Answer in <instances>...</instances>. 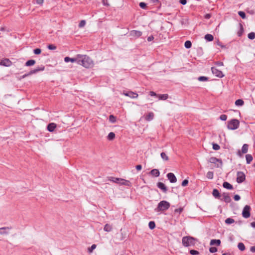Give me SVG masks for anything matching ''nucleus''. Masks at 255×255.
<instances>
[{
    "instance_id": "obj_33",
    "label": "nucleus",
    "mask_w": 255,
    "mask_h": 255,
    "mask_svg": "<svg viewBox=\"0 0 255 255\" xmlns=\"http://www.w3.org/2000/svg\"><path fill=\"white\" fill-rule=\"evenodd\" d=\"M184 46L187 49L190 48L192 46L191 42L189 40L186 41L184 43Z\"/></svg>"
},
{
    "instance_id": "obj_17",
    "label": "nucleus",
    "mask_w": 255,
    "mask_h": 255,
    "mask_svg": "<svg viewBox=\"0 0 255 255\" xmlns=\"http://www.w3.org/2000/svg\"><path fill=\"white\" fill-rule=\"evenodd\" d=\"M78 60V55H76L75 58H70L69 57H65L64 58V61L66 63L69 62H71L72 63L73 62H77V63Z\"/></svg>"
},
{
    "instance_id": "obj_10",
    "label": "nucleus",
    "mask_w": 255,
    "mask_h": 255,
    "mask_svg": "<svg viewBox=\"0 0 255 255\" xmlns=\"http://www.w3.org/2000/svg\"><path fill=\"white\" fill-rule=\"evenodd\" d=\"M249 145L248 144H244L242 147V151L239 150L237 152V155L240 156H242V153H246L248 151Z\"/></svg>"
},
{
    "instance_id": "obj_40",
    "label": "nucleus",
    "mask_w": 255,
    "mask_h": 255,
    "mask_svg": "<svg viewBox=\"0 0 255 255\" xmlns=\"http://www.w3.org/2000/svg\"><path fill=\"white\" fill-rule=\"evenodd\" d=\"M168 94H162L159 95V99L160 100H165L168 98Z\"/></svg>"
},
{
    "instance_id": "obj_36",
    "label": "nucleus",
    "mask_w": 255,
    "mask_h": 255,
    "mask_svg": "<svg viewBox=\"0 0 255 255\" xmlns=\"http://www.w3.org/2000/svg\"><path fill=\"white\" fill-rule=\"evenodd\" d=\"M109 120L111 123H115L116 122V117L113 115L109 116Z\"/></svg>"
},
{
    "instance_id": "obj_50",
    "label": "nucleus",
    "mask_w": 255,
    "mask_h": 255,
    "mask_svg": "<svg viewBox=\"0 0 255 255\" xmlns=\"http://www.w3.org/2000/svg\"><path fill=\"white\" fill-rule=\"evenodd\" d=\"M209 252L211 253H214L217 252V248L216 247H210L209 248Z\"/></svg>"
},
{
    "instance_id": "obj_49",
    "label": "nucleus",
    "mask_w": 255,
    "mask_h": 255,
    "mask_svg": "<svg viewBox=\"0 0 255 255\" xmlns=\"http://www.w3.org/2000/svg\"><path fill=\"white\" fill-rule=\"evenodd\" d=\"M47 48L49 50H55L56 49V46L54 44H49L47 46Z\"/></svg>"
},
{
    "instance_id": "obj_57",
    "label": "nucleus",
    "mask_w": 255,
    "mask_h": 255,
    "mask_svg": "<svg viewBox=\"0 0 255 255\" xmlns=\"http://www.w3.org/2000/svg\"><path fill=\"white\" fill-rule=\"evenodd\" d=\"M217 44L220 46H221L222 48H226V46L224 45H223L221 42L219 41V40H218L217 41Z\"/></svg>"
},
{
    "instance_id": "obj_19",
    "label": "nucleus",
    "mask_w": 255,
    "mask_h": 255,
    "mask_svg": "<svg viewBox=\"0 0 255 255\" xmlns=\"http://www.w3.org/2000/svg\"><path fill=\"white\" fill-rule=\"evenodd\" d=\"M221 242L219 239H212L210 243V246L216 245L217 246H220Z\"/></svg>"
},
{
    "instance_id": "obj_47",
    "label": "nucleus",
    "mask_w": 255,
    "mask_h": 255,
    "mask_svg": "<svg viewBox=\"0 0 255 255\" xmlns=\"http://www.w3.org/2000/svg\"><path fill=\"white\" fill-rule=\"evenodd\" d=\"M183 208L180 207L178 209H176L174 210V213H177V214H178V215H179L183 211Z\"/></svg>"
},
{
    "instance_id": "obj_52",
    "label": "nucleus",
    "mask_w": 255,
    "mask_h": 255,
    "mask_svg": "<svg viewBox=\"0 0 255 255\" xmlns=\"http://www.w3.org/2000/svg\"><path fill=\"white\" fill-rule=\"evenodd\" d=\"M219 119L223 121H225L227 120V115H221L220 116V118Z\"/></svg>"
},
{
    "instance_id": "obj_18",
    "label": "nucleus",
    "mask_w": 255,
    "mask_h": 255,
    "mask_svg": "<svg viewBox=\"0 0 255 255\" xmlns=\"http://www.w3.org/2000/svg\"><path fill=\"white\" fill-rule=\"evenodd\" d=\"M56 127V125L55 123H51L49 124L47 126V130L50 132H52L54 130Z\"/></svg>"
},
{
    "instance_id": "obj_4",
    "label": "nucleus",
    "mask_w": 255,
    "mask_h": 255,
    "mask_svg": "<svg viewBox=\"0 0 255 255\" xmlns=\"http://www.w3.org/2000/svg\"><path fill=\"white\" fill-rule=\"evenodd\" d=\"M240 122L238 120L233 119L228 122L227 128L231 130H235L239 128Z\"/></svg>"
},
{
    "instance_id": "obj_44",
    "label": "nucleus",
    "mask_w": 255,
    "mask_h": 255,
    "mask_svg": "<svg viewBox=\"0 0 255 255\" xmlns=\"http://www.w3.org/2000/svg\"><path fill=\"white\" fill-rule=\"evenodd\" d=\"M96 248V245L95 244H93L91 247L89 248L88 249V251L89 253H92L93 250L95 249Z\"/></svg>"
},
{
    "instance_id": "obj_51",
    "label": "nucleus",
    "mask_w": 255,
    "mask_h": 255,
    "mask_svg": "<svg viewBox=\"0 0 255 255\" xmlns=\"http://www.w3.org/2000/svg\"><path fill=\"white\" fill-rule=\"evenodd\" d=\"M139 6L142 9H145L146 8V3L144 2H140L139 4Z\"/></svg>"
},
{
    "instance_id": "obj_32",
    "label": "nucleus",
    "mask_w": 255,
    "mask_h": 255,
    "mask_svg": "<svg viewBox=\"0 0 255 255\" xmlns=\"http://www.w3.org/2000/svg\"><path fill=\"white\" fill-rule=\"evenodd\" d=\"M244 102L242 99H238L235 102V105L237 106H242L244 105Z\"/></svg>"
},
{
    "instance_id": "obj_53",
    "label": "nucleus",
    "mask_w": 255,
    "mask_h": 255,
    "mask_svg": "<svg viewBox=\"0 0 255 255\" xmlns=\"http://www.w3.org/2000/svg\"><path fill=\"white\" fill-rule=\"evenodd\" d=\"M188 182H189V181H188V179H184V180L182 181V183H181V185H182V186H183V187L186 186V185H187V184H188Z\"/></svg>"
},
{
    "instance_id": "obj_31",
    "label": "nucleus",
    "mask_w": 255,
    "mask_h": 255,
    "mask_svg": "<svg viewBox=\"0 0 255 255\" xmlns=\"http://www.w3.org/2000/svg\"><path fill=\"white\" fill-rule=\"evenodd\" d=\"M115 138V134L113 132H110L107 136V138L109 140H113Z\"/></svg>"
},
{
    "instance_id": "obj_26",
    "label": "nucleus",
    "mask_w": 255,
    "mask_h": 255,
    "mask_svg": "<svg viewBox=\"0 0 255 255\" xmlns=\"http://www.w3.org/2000/svg\"><path fill=\"white\" fill-rule=\"evenodd\" d=\"M120 184L129 187L131 186V183L129 181L124 179H122V182H120Z\"/></svg>"
},
{
    "instance_id": "obj_2",
    "label": "nucleus",
    "mask_w": 255,
    "mask_h": 255,
    "mask_svg": "<svg viewBox=\"0 0 255 255\" xmlns=\"http://www.w3.org/2000/svg\"><path fill=\"white\" fill-rule=\"evenodd\" d=\"M170 206V203L165 200L161 201L157 205V207L155 209L156 212H163L168 210Z\"/></svg>"
},
{
    "instance_id": "obj_35",
    "label": "nucleus",
    "mask_w": 255,
    "mask_h": 255,
    "mask_svg": "<svg viewBox=\"0 0 255 255\" xmlns=\"http://www.w3.org/2000/svg\"><path fill=\"white\" fill-rule=\"evenodd\" d=\"M238 248L241 251H244L246 249L244 244L241 242L238 244Z\"/></svg>"
},
{
    "instance_id": "obj_55",
    "label": "nucleus",
    "mask_w": 255,
    "mask_h": 255,
    "mask_svg": "<svg viewBox=\"0 0 255 255\" xmlns=\"http://www.w3.org/2000/svg\"><path fill=\"white\" fill-rule=\"evenodd\" d=\"M241 199V197L240 196V195H238V194H236L235 195H234V199L235 200V201H239Z\"/></svg>"
},
{
    "instance_id": "obj_48",
    "label": "nucleus",
    "mask_w": 255,
    "mask_h": 255,
    "mask_svg": "<svg viewBox=\"0 0 255 255\" xmlns=\"http://www.w3.org/2000/svg\"><path fill=\"white\" fill-rule=\"evenodd\" d=\"M189 252L192 255H197L199 254V252L198 251L194 250H191Z\"/></svg>"
},
{
    "instance_id": "obj_46",
    "label": "nucleus",
    "mask_w": 255,
    "mask_h": 255,
    "mask_svg": "<svg viewBox=\"0 0 255 255\" xmlns=\"http://www.w3.org/2000/svg\"><path fill=\"white\" fill-rule=\"evenodd\" d=\"M41 52V50L40 48H35L33 50V53L36 55L40 54Z\"/></svg>"
},
{
    "instance_id": "obj_6",
    "label": "nucleus",
    "mask_w": 255,
    "mask_h": 255,
    "mask_svg": "<svg viewBox=\"0 0 255 255\" xmlns=\"http://www.w3.org/2000/svg\"><path fill=\"white\" fill-rule=\"evenodd\" d=\"M251 208L249 205H246L243 210L242 215L246 219L249 218L251 216Z\"/></svg>"
},
{
    "instance_id": "obj_8",
    "label": "nucleus",
    "mask_w": 255,
    "mask_h": 255,
    "mask_svg": "<svg viewBox=\"0 0 255 255\" xmlns=\"http://www.w3.org/2000/svg\"><path fill=\"white\" fill-rule=\"evenodd\" d=\"M211 71L212 73L217 77L222 78L224 76V75L223 74V72L221 70H218L215 67H212Z\"/></svg>"
},
{
    "instance_id": "obj_45",
    "label": "nucleus",
    "mask_w": 255,
    "mask_h": 255,
    "mask_svg": "<svg viewBox=\"0 0 255 255\" xmlns=\"http://www.w3.org/2000/svg\"><path fill=\"white\" fill-rule=\"evenodd\" d=\"M213 149L215 150H218L220 148V146L219 144L216 143H213Z\"/></svg>"
},
{
    "instance_id": "obj_42",
    "label": "nucleus",
    "mask_w": 255,
    "mask_h": 255,
    "mask_svg": "<svg viewBox=\"0 0 255 255\" xmlns=\"http://www.w3.org/2000/svg\"><path fill=\"white\" fill-rule=\"evenodd\" d=\"M239 15L243 19H245L246 17V13L244 11H239L238 12Z\"/></svg>"
},
{
    "instance_id": "obj_24",
    "label": "nucleus",
    "mask_w": 255,
    "mask_h": 255,
    "mask_svg": "<svg viewBox=\"0 0 255 255\" xmlns=\"http://www.w3.org/2000/svg\"><path fill=\"white\" fill-rule=\"evenodd\" d=\"M153 118H154L153 113L150 112L146 115L145 119L147 121H151L153 119Z\"/></svg>"
},
{
    "instance_id": "obj_5",
    "label": "nucleus",
    "mask_w": 255,
    "mask_h": 255,
    "mask_svg": "<svg viewBox=\"0 0 255 255\" xmlns=\"http://www.w3.org/2000/svg\"><path fill=\"white\" fill-rule=\"evenodd\" d=\"M208 161L210 163L215 164V166L217 168H220L223 165L222 160L215 157H210L208 160Z\"/></svg>"
},
{
    "instance_id": "obj_16",
    "label": "nucleus",
    "mask_w": 255,
    "mask_h": 255,
    "mask_svg": "<svg viewBox=\"0 0 255 255\" xmlns=\"http://www.w3.org/2000/svg\"><path fill=\"white\" fill-rule=\"evenodd\" d=\"M45 69V67L43 65H41L40 67H37V68L30 71V74H34L37 73L39 71H42Z\"/></svg>"
},
{
    "instance_id": "obj_28",
    "label": "nucleus",
    "mask_w": 255,
    "mask_h": 255,
    "mask_svg": "<svg viewBox=\"0 0 255 255\" xmlns=\"http://www.w3.org/2000/svg\"><path fill=\"white\" fill-rule=\"evenodd\" d=\"M205 39L207 41H212L214 39V37L212 35V34H207L205 35V37H204Z\"/></svg>"
},
{
    "instance_id": "obj_43",
    "label": "nucleus",
    "mask_w": 255,
    "mask_h": 255,
    "mask_svg": "<svg viewBox=\"0 0 255 255\" xmlns=\"http://www.w3.org/2000/svg\"><path fill=\"white\" fill-rule=\"evenodd\" d=\"M199 81H207L208 80V78L206 76H200L198 78Z\"/></svg>"
},
{
    "instance_id": "obj_14",
    "label": "nucleus",
    "mask_w": 255,
    "mask_h": 255,
    "mask_svg": "<svg viewBox=\"0 0 255 255\" xmlns=\"http://www.w3.org/2000/svg\"><path fill=\"white\" fill-rule=\"evenodd\" d=\"M223 198L220 199L221 200L224 201L226 203H230L231 201V199L228 193H223L222 194Z\"/></svg>"
},
{
    "instance_id": "obj_37",
    "label": "nucleus",
    "mask_w": 255,
    "mask_h": 255,
    "mask_svg": "<svg viewBox=\"0 0 255 255\" xmlns=\"http://www.w3.org/2000/svg\"><path fill=\"white\" fill-rule=\"evenodd\" d=\"M160 156L163 160L167 161L169 159L168 156L165 152H161L160 154Z\"/></svg>"
},
{
    "instance_id": "obj_3",
    "label": "nucleus",
    "mask_w": 255,
    "mask_h": 255,
    "mask_svg": "<svg viewBox=\"0 0 255 255\" xmlns=\"http://www.w3.org/2000/svg\"><path fill=\"white\" fill-rule=\"evenodd\" d=\"M196 240V239L193 237L185 236L183 237L182 239V243L184 247H187L189 246L194 245Z\"/></svg>"
},
{
    "instance_id": "obj_21",
    "label": "nucleus",
    "mask_w": 255,
    "mask_h": 255,
    "mask_svg": "<svg viewBox=\"0 0 255 255\" xmlns=\"http://www.w3.org/2000/svg\"><path fill=\"white\" fill-rule=\"evenodd\" d=\"M150 174L152 175L153 176H154L155 177H157L160 175L159 171L157 169H152L150 172Z\"/></svg>"
},
{
    "instance_id": "obj_9",
    "label": "nucleus",
    "mask_w": 255,
    "mask_h": 255,
    "mask_svg": "<svg viewBox=\"0 0 255 255\" xmlns=\"http://www.w3.org/2000/svg\"><path fill=\"white\" fill-rule=\"evenodd\" d=\"M142 32L139 30H132L129 32V36L133 38H138L141 36Z\"/></svg>"
},
{
    "instance_id": "obj_64",
    "label": "nucleus",
    "mask_w": 255,
    "mask_h": 255,
    "mask_svg": "<svg viewBox=\"0 0 255 255\" xmlns=\"http://www.w3.org/2000/svg\"><path fill=\"white\" fill-rule=\"evenodd\" d=\"M251 252L253 253H255V246H252L250 248Z\"/></svg>"
},
{
    "instance_id": "obj_22",
    "label": "nucleus",
    "mask_w": 255,
    "mask_h": 255,
    "mask_svg": "<svg viewBox=\"0 0 255 255\" xmlns=\"http://www.w3.org/2000/svg\"><path fill=\"white\" fill-rule=\"evenodd\" d=\"M212 194L213 196L218 199H220L221 197V194L220 193L219 190L217 189H214L213 190Z\"/></svg>"
},
{
    "instance_id": "obj_61",
    "label": "nucleus",
    "mask_w": 255,
    "mask_h": 255,
    "mask_svg": "<svg viewBox=\"0 0 255 255\" xmlns=\"http://www.w3.org/2000/svg\"><path fill=\"white\" fill-rule=\"evenodd\" d=\"M180 3L183 5L187 3V0H180Z\"/></svg>"
},
{
    "instance_id": "obj_29",
    "label": "nucleus",
    "mask_w": 255,
    "mask_h": 255,
    "mask_svg": "<svg viewBox=\"0 0 255 255\" xmlns=\"http://www.w3.org/2000/svg\"><path fill=\"white\" fill-rule=\"evenodd\" d=\"M246 161H247V164H250L251 162V161L253 160V159L252 155L250 154H246Z\"/></svg>"
},
{
    "instance_id": "obj_13",
    "label": "nucleus",
    "mask_w": 255,
    "mask_h": 255,
    "mask_svg": "<svg viewBox=\"0 0 255 255\" xmlns=\"http://www.w3.org/2000/svg\"><path fill=\"white\" fill-rule=\"evenodd\" d=\"M0 65L5 67H9L12 65V62L7 58H5L0 62Z\"/></svg>"
},
{
    "instance_id": "obj_15",
    "label": "nucleus",
    "mask_w": 255,
    "mask_h": 255,
    "mask_svg": "<svg viewBox=\"0 0 255 255\" xmlns=\"http://www.w3.org/2000/svg\"><path fill=\"white\" fill-rule=\"evenodd\" d=\"M157 186L158 188L161 189L164 193L167 192V188L163 183L160 182H158L157 183Z\"/></svg>"
},
{
    "instance_id": "obj_27",
    "label": "nucleus",
    "mask_w": 255,
    "mask_h": 255,
    "mask_svg": "<svg viewBox=\"0 0 255 255\" xmlns=\"http://www.w3.org/2000/svg\"><path fill=\"white\" fill-rule=\"evenodd\" d=\"M35 61L33 59H30V60H28V61H27L26 62V63H25V66H27V67H29V66H33L35 64Z\"/></svg>"
},
{
    "instance_id": "obj_11",
    "label": "nucleus",
    "mask_w": 255,
    "mask_h": 255,
    "mask_svg": "<svg viewBox=\"0 0 255 255\" xmlns=\"http://www.w3.org/2000/svg\"><path fill=\"white\" fill-rule=\"evenodd\" d=\"M123 94L126 96L129 97L132 99H135L138 97V94L132 91H124Z\"/></svg>"
},
{
    "instance_id": "obj_30",
    "label": "nucleus",
    "mask_w": 255,
    "mask_h": 255,
    "mask_svg": "<svg viewBox=\"0 0 255 255\" xmlns=\"http://www.w3.org/2000/svg\"><path fill=\"white\" fill-rule=\"evenodd\" d=\"M112 226H111L110 225H109L108 224H106L105 225V227L104 228V230L105 232H111L112 231Z\"/></svg>"
},
{
    "instance_id": "obj_58",
    "label": "nucleus",
    "mask_w": 255,
    "mask_h": 255,
    "mask_svg": "<svg viewBox=\"0 0 255 255\" xmlns=\"http://www.w3.org/2000/svg\"><path fill=\"white\" fill-rule=\"evenodd\" d=\"M135 168H136V169L137 170L139 171V170H140L141 169V168H142V166H141V165H140V164L137 165H136V166H135Z\"/></svg>"
},
{
    "instance_id": "obj_59",
    "label": "nucleus",
    "mask_w": 255,
    "mask_h": 255,
    "mask_svg": "<svg viewBox=\"0 0 255 255\" xmlns=\"http://www.w3.org/2000/svg\"><path fill=\"white\" fill-rule=\"evenodd\" d=\"M44 2V0H36V3L42 5Z\"/></svg>"
},
{
    "instance_id": "obj_60",
    "label": "nucleus",
    "mask_w": 255,
    "mask_h": 255,
    "mask_svg": "<svg viewBox=\"0 0 255 255\" xmlns=\"http://www.w3.org/2000/svg\"><path fill=\"white\" fill-rule=\"evenodd\" d=\"M154 37L152 35H150L147 37V41L150 42L153 40Z\"/></svg>"
},
{
    "instance_id": "obj_38",
    "label": "nucleus",
    "mask_w": 255,
    "mask_h": 255,
    "mask_svg": "<svg viewBox=\"0 0 255 255\" xmlns=\"http://www.w3.org/2000/svg\"><path fill=\"white\" fill-rule=\"evenodd\" d=\"M148 227L150 229L152 230L155 228V223L154 221H150L148 223Z\"/></svg>"
},
{
    "instance_id": "obj_25",
    "label": "nucleus",
    "mask_w": 255,
    "mask_h": 255,
    "mask_svg": "<svg viewBox=\"0 0 255 255\" xmlns=\"http://www.w3.org/2000/svg\"><path fill=\"white\" fill-rule=\"evenodd\" d=\"M109 180L111 181L115 182V183L120 184V182H122V178L110 177Z\"/></svg>"
},
{
    "instance_id": "obj_62",
    "label": "nucleus",
    "mask_w": 255,
    "mask_h": 255,
    "mask_svg": "<svg viewBox=\"0 0 255 255\" xmlns=\"http://www.w3.org/2000/svg\"><path fill=\"white\" fill-rule=\"evenodd\" d=\"M30 75H31V74H30V71H29L28 73H26V74H25L24 75H23L22 76V78H25V77H27V76H30Z\"/></svg>"
},
{
    "instance_id": "obj_54",
    "label": "nucleus",
    "mask_w": 255,
    "mask_h": 255,
    "mask_svg": "<svg viewBox=\"0 0 255 255\" xmlns=\"http://www.w3.org/2000/svg\"><path fill=\"white\" fill-rule=\"evenodd\" d=\"M86 24V21L84 20H82L80 21V22L79 24V27H83Z\"/></svg>"
},
{
    "instance_id": "obj_41",
    "label": "nucleus",
    "mask_w": 255,
    "mask_h": 255,
    "mask_svg": "<svg viewBox=\"0 0 255 255\" xmlns=\"http://www.w3.org/2000/svg\"><path fill=\"white\" fill-rule=\"evenodd\" d=\"M214 177V173L212 171H208L207 173V177L209 179H212Z\"/></svg>"
},
{
    "instance_id": "obj_56",
    "label": "nucleus",
    "mask_w": 255,
    "mask_h": 255,
    "mask_svg": "<svg viewBox=\"0 0 255 255\" xmlns=\"http://www.w3.org/2000/svg\"><path fill=\"white\" fill-rule=\"evenodd\" d=\"M215 65L218 66H222L224 65V63L223 62L221 61H217L215 63Z\"/></svg>"
},
{
    "instance_id": "obj_20",
    "label": "nucleus",
    "mask_w": 255,
    "mask_h": 255,
    "mask_svg": "<svg viewBox=\"0 0 255 255\" xmlns=\"http://www.w3.org/2000/svg\"><path fill=\"white\" fill-rule=\"evenodd\" d=\"M10 229H11V228H9V227L0 228V235H7V234H8L9 233L7 231Z\"/></svg>"
},
{
    "instance_id": "obj_23",
    "label": "nucleus",
    "mask_w": 255,
    "mask_h": 255,
    "mask_svg": "<svg viewBox=\"0 0 255 255\" xmlns=\"http://www.w3.org/2000/svg\"><path fill=\"white\" fill-rule=\"evenodd\" d=\"M223 186L224 188L228 189V190H232L233 189V186L232 185H231L230 183H229L228 182H224L223 184Z\"/></svg>"
},
{
    "instance_id": "obj_39",
    "label": "nucleus",
    "mask_w": 255,
    "mask_h": 255,
    "mask_svg": "<svg viewBox=\"0 0 255 255\" xmlns=\"http://www.w3.org/2000/svg\"><path fill=\"white\" fill-rule=\"evenodd\" d=\"M248 37L251 40L254 39L255 38V33L254 32L249 33L248 35Z\"/></svg>"
},
{
    "instance_id": "obj_12",
    "label": "nucleus",
    "mask_w": 255,
    "mask_h": 255,
    "mask_svg": "<svg viewBox=\"0 0 255 255\" xmlns=\"http://www.w3.org/2000/svg\"><path fill=\"white\" fill-rule=\"evenodd\" d=\"M166 176L170 182L171 183H175L177 181V178L173 173H168Z\"/></svg>"
},
{
    "instance_id": "obj_34",
    "label": "nucleus",
    "mask_w": 255,
    "mask_h": 255,
    "mask_svg": "<svg viewBox=\"0 0 255 255\" xmlns=\"http://www.w3.org/2000/svg\"><path fill=\"white\" fill-rule=\"evenodd\" d=\"M225 222L226 224L230 225L234 223L235 222V220L231 218H228L225 220Z\"/></svg>"
},
{
    "instance_id": "obj_1",
    "label": "nucleus",
    "mask_w": 255,
    "mask_h": 255,
    "mask_svg": "<svg viewBox=\"0 0 255 255\" xmlns=\"http://www.w3.org/2000/svg\"><path fill=\"white\" fill-rule=\"evenodd\" d=\"M77 63L87 68L91 67L93 65V60L86 55L78 54Z\"/></svg>"
},
{
    "instance_id": "obj_7",
    "label": "nucleus",
    "mask_w": 255,
    "mask_h": 255,
    "mask_svg": "<svg viewBox=\"0 0 255 255\" xmlns=\"http://www.w3.org/2000/svg\"><path fill=\"white\" fill-rule=\"evenodd\" d=\"M246 179V176L244 172L238 171L237 172V182L238 183H241Z\"/></svg>"
},
{
    "instance_id": "obj_63",
    "label": "nucleus",
    "mask_w": 255,
    "mask_h": 255,
    "mask_svg": "<svg viewBox=\"0 0 255 255\" xmlns=\"http://www.w3.org/2000/svg\"><path fill=\"white\" fill-rule=\"evenodd\" d=\"M149 95L151 96V97H153V96H155L156 95V93L154 92H153V91H150L149 92Z\"/></svg>"
}]
</instances>
